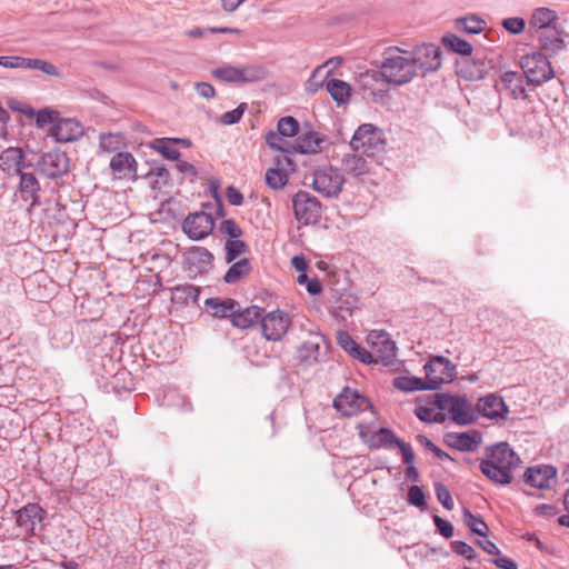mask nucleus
<instances>
[{"mask_svg": "<svg viewBox=\"0 0 569 569\" xmlns=\"http://www.w3.org/2000/svg\"><path fill=\"white\" fill-rule=\"evenodd\" d=\"M277 128L283 138H291L298 133L299 123L293 117H284L278 121Z\"/></svg>", "mask_w": 569, "mask_h": 569, "instance_id": "obj_44", "label": "nucleus"}, {"mask_svg": "<svg viewBox=\"0 0 569 569\" xmlns=\"http://www.w3.org/2000/svg\"><path fill=\"white\" fill-rule=\"evenodd\" d=\"M386 139L382 130L372 124L363 123L355 131L350 141V147L355 152L373 157L383 151Z\"/></svg>", "mask_w": 569, "mask_h": 569, "instance_id": "obj_3", "label": "nucleus"}, {"mask_svg": "<svg viewBox=\"0 0 569 569\" xmlns=\"http://www.w3.org/2000/svg\"><path fill=\"white\" fill-rule=\"evenodd\" d=\"M521 465L519 456L506 442H500L486 452L480 462V471L491 482L506 486L512 481L513 471Z\"/></svg>", "mask_w": 569, "mask_h": 569, "instance_id": "obj_1", "label": "nucleus"}, {"mask_svg": "<svg viewBox=\"0 0 569 569\" xmlns=\"http://www.w3.org/2000/svg\"><path fill=\"white\" fill-rule=\"evenodd\" d=\"M38 169L43 176L54 179L69 170V159L64 152L53 150L41 157Z\"/></svg>", "mask_w": 569, "mask_h": 569, "instance_id": "obj_18", "label": "nucleus"}, {"mask_svg": "<svg viewBox=\"0 0 569 569\" xmlns=\"http://www.w3.org/2000/svg\"><path fill=\"white\" fill-rule=\"evenodd\" d=\"M440 409L459 425H468L475 420L471 402L461 396L439 395Z\"/></svg>", "mask_w": 569, "mask_h": 569, "instance_id": "obj_6", "label": "nucleus"}, {"mask_svg": "<svg viewBox=\"0 0 569 569\" xmlns=\"http://www.w3.org/2000/svg\"><path fill=\"white\" fill-rule=\"evenodd\" d=\"M333 407L346 417L355 416L371 408V403L358 391L345 388L333 400Z\"/></svg>", "mask_w": 569, "mask_h": 569, "instance_id": "obj_11", "label": "nucleus"}, {"mask_svg": "<svg viewBox=\"0 0 569 569\" xmlns=\"http://www.w3.org/2000/svg\"><path fill=\"white\" fill-rule=\"evenodd\" d=\"M82 124L72 118L58 119L51 127L50 134L60 142L76 141L83 136Z\"/></svg>", "mask_w": 569, "mask_h": 569, "instance_id": "obj_21", "label": "nucleus"}, {"mask_svg": "<svg viewBox=\"0 0 569 569\" xmlns=\"http://www.w3.org/2000/svg\"><path fill=\"white\" fill-rule=\"evenodd\" d=\"M327 90L338 104L348 102L351 96L350 84L339 79L329 80Z\"/></svg>", "mask_w": 569, "mask_h": 569, "instance_id": "obj_32", "label": "nucleus"}, {"mask_svg": "<svg viewBox=\"0 0 569 569\" xmlns=\"http://www.w3.org/2000/svg\"><path fill=\"white\" fill-rule=\"evenodd\" d=\"M455 27L459 31H463L469 34L481 33L486 28V21L477 16H470L457 19Z\"/></svg>", "mask_w": 569, "mask_h": 569, "instance_id": "obj_35", "label": "nucleus"}, {"mask_svg": "<svg viewBox=\"0 0 569 569\" xmlns=\"http://www.w3.org/2000/svg\"><path fill=\"white\" fill-rule=\"evenodd\" d=\"M322 139L316 132H307L299 137L297 149L301 153H317L321 150Z\"/></svg>", "mask_w": 569, "mask_h": 569, "instance_id": "obj_36", "label": "nucleus"}, {"mask_svg": "<svg viewBox=\"0 0 569 569\" xmlns=\"http://www.w3.org/2000/svg\"><path fill=\"white\" fill-rule=\"evenodd\" d=\"M495 563L497 567L501 568V569H518V565L510 558L508 557H498L496 560H495Z\"/></svg>", "mask_w": 569, "mask_h": 569, "instance_id": "obj_64", "label": "nucleus"}, {"mask_svg": "<svg viewBox=\"0 0 569 569\" xmlns=\"http://www.w3.org/2000/svg\"><path fill=\"white\" fill-rule=\"evenodd\" d=\"M327 340L322 335L311 333L298 348V360L307 366L319 361L321 349H327Z\"/></svg>", "mask_w": 569, "mask_h": 569, "instance_id": "obj_19", "label": "nucleus"}, {"mask_svg": "<svg viewBox=\"0 0 569 569\" xmlns=\"http://www.w3.org/2000/svg\"><path fill=\"white\" fill-rule=\"evenodd\" d=\"M408 500L411 505L417 507L425 506V493L422 489L418 486H412L408 492Z\"/></svg>", "mask_w": 569, "mask_h": 569, "instance_id": "obj_58", "label": "nucleus"}, {"mask_svg": "<svg viewBox=\"0 0 569 569\" xmlns=\"http://www.w3.org/2000/svg\"><path fill=\"white\" fill-rule=\"evenodd\" d=\"M381 74L387 82L397 86L410 82L417 74L410 52L390 48L381 66Z\"/></svg>", "mask_w": 569, "mask_h": 569, "instance_id": "obj_2", "label": "nucleus"}, {"mask_svg": "<svg viewBox=\"0 0 569 569\" xmlns=\"http://www.w3.org/2000/svg\"><path fill=\"white\" fill-rule=\"evenodd\" d=\"M227 199L232 206H241L243 203L242 193L232 186L227 188Z\"/></svg>", "mask_w": 569, "mask_h": 569, "instance_id": "obj_60", "label": "nucleus"}, {"mask_svg": "<svg viewBox=\"0 0 569 569\" xmlns=\"http://www.w3.org/2000/svg\"><path fill=\"white\" fill-rule=\"evenodd\" d=\"M395 388L401 391H416V390H425L427 388V383L419 378H409V377H397L393 379Z\"/></svg>", "mask_w": 569, "mask_h": 569, "instance_id": "obj_41", "label": "nucleus"}, {"mask_svg": "<svg viewBox=\"0 0 569 569\" xmlns=\"http://www.w3.org/2000/svg\"><path fill=\"white\" fill-rule=\"evenodd\" d=\"M214 228V220L210 213L197 211L190 213L182 223L183 232L192 240L208 237Z\"/></svg>", "mask_w": 569, "mask_h": 569, "instance_id": "obj_13", "label": "nucleus"}, {"mask_svg": "<svg viewBox=\"0 0 569 569\" xmlns=\"http://www.w3.org/2000/svg\"><path fill=\"white\" fill-rule=\"evenodd\" d=\"M170 138L156 139L149 147L168 160H178L180 152L172 146Z\"/></svg>", "mask_w": 569, "mask_h": 569, "instance_id": "obj_38", "label": "nucleus"}, {"mask_svg": "<svg viewBox=\"0 0 569 569\" xmlns=\"http://www.w3.org/2000/svg\"><path fill=\"white\" fill-rule=\"evenodd\" d=\"M520 64L530 83L540 84L553 76L552 67L543 53L533 52L526 54L521 58Z\"/></svg>", "mask_w": 569, "mask_h": 569, "instance_id": "obj_9", "label": "nucleus"}, {"mask_svg": "<svg viewBox=\"0 0 569 569\" xmlns=\"http://www.w3.org/2000/svg\"><path fill=\"white\" fill-rule=\"evenodd\" d=\"M465 517H466V523L472 532H475L479 536H485V533L488 530V527L482 519L473 516L468 510L465 511Z\"/></svg>", "mask_w": 569, "mask_h": 569, "instance_id": "obj_47", "label": "nucleus"}, {"mask_svg": "<svg viewBox=\"0 0 569 569\" xmlns=\"http://www.w3.org/2000/svg\"><path fill=\"white\" fill-rule=\"evenodd\" d=\"M124 144L123 136L120 133H102L99 136V147L103 152L118 151Z\"/></svg>", "mask_w": 569, "mask_h": 569, "instance_id": "obj_39", "label": "nucleus"}, {"mask_svg": "<svg viewBox=\"0 0 569 569\" xmlns=\"http://www.w3.org/2000/svg\"><path fill=\"white\" fill-rule=\"evenodd\" d=\"M481 537L482 539L478 541V545L483 549V551H486L489 555H498V547L487 538V535L485 533V536Z\"/></svg>", "mask_w": 569, "mask_h": 569, "instance_id": "obj_62", "label": "nucleus"}, {"mask_svg": "<svg viewBox=\"0 0 569 569\" xmlns=\"http://www.w3.org/2000/svg\"><path fill=\"white\" fill-rule=\"evenodd\" d=\"M208 32L239 34L241 31L238 28H231V27H210L207 29L193 28V29L186 31V36L189 38L199 39V38H203Z\"/></svg>", "mask_w": 569, "mask_h": 569, "instance_id": "obj_42", "label": "nucleus"}, {"mask_svg": "<svg viewBox=\"0 0 569 569\" xmlns=\"http://www.w3.org/2000/svg\"><path fill=\"white\" fill-rule=\"evenodd\" d=\"M415 413L425 422H443L446 420V413L439 406V395L436 396V400L433 402L426 406H418Z\"/></svg>", "mask_w": 569, "mask_h": 569, "instance_id": "obj_30", "label": "nucleus"}, {"mask_svg": "<svg viewBox=\"0 0 569 569\" xmlns=\"http://www.w3.org/2000/svg\"><path fill=\"white\" fill-rule=\"evenodd\" d=\"M456 551L467 559H472L475 557L473 548L465 542H458L456 546Z\"/></svg>", "mask_w": 569, "mask_h": 569, "instance_id": "obj_63", "label": "nucleus"}, {"mask_svg": "<svg viewBox=\"0 0 569 569\" xmlns=\"http://www.w3.org/2000/svg\"><path fill=\"white\" fill-rule=\"evenodd\" d=\"M343 182V176L339 170L327 167L315 171L312 187L317 192L326 197H333L341 191Z\"/></svg>", "mask_w": 569, "mask_h": 569, "instance_id": "obj_10", "label": "nucleus"}, {"mask_svg": "<svg viewBox=\"0 0 569 569\" xmlns=\"http://www.w3.org/2000/svg\"><path fill=\"white\" fill-rule=\"evenodd\" d=\"M212 76L226 82L247 83L263 80L267 71L260 66H244L242 68L223 66L212 70Z\"/></svg>", "mask_w": 569, "mask_h": 569, "instance_id": "obj_7", "label": "nucleus"}, {"mask_svg": "<svg viewBox=\"0 0 569 569\" xmlns=\"http://www.w3.org/2000/svg\"><path fill=\"white\" fill-rule=\"evenodd\" d=\"M43 520V509L37 503H28L16 513L17 526L26 533L32 535L36 526Z\"/></svg>", "mask_w": 569, "mask_h": 569, "instance_id": "obj_23", "label": "nucleus"}, {"mask_svg": "<svg viewBox=\"0 0 569 569\" xmlns=\"http://www.w3.org/2000/svg\"><path fill=\"white\" fill-rule=\"evenodd\" d=\"M196 90L198 94L204 99L213 98L216 90L214 88L207 82H199L196 84Z\"/></svg>", "mask_w": 569, "mask_h": 569, "instance_id": "obj_61", "label": "nucleus"}, {"mask_svg": "<svg viewBox=\"0 0 569 569\" xmlns=\"http://www.w3.org/2000/svg\"><path fill=\"white\" fill-rule=\"evenodd\" d=\"M523 479L533 488L550 489L557 481V470L552 466L531 467L526 470Z\"/></svg>", "mask_w": 569, "mask_h": 569, "instance_id": "obj_20", "label": "nucleus"}, {"mask_svg": "<svg viewBox=\"0 0 569 569\" xmlns=\"http://www.w3.org/2000/svg\"><path fill=\"white\" fill-rule=\"evenodd\" d=\"M435 490H436L437 499L443 506V508H446L447 510H452L453 501H452L451 493H450L449 489L442 483H437L435 486Z\"/></svg>", "mask_w": 569, "mask_h": 569, "instance_id": "obj_51", "label": "nucleus"}, {"mask_svg": "<svg viewBox=\"0 0 569 569\" xmlns=\"http://www.w3.org/2000/svg\"><path fill=\"white\" fill-rule=\"evenodd\" d=\"M207 306L211 308L212 315L218 318L231 317L236 311L238 302L233 299L220 300L211 298L207 300Z\"/></svg>", "mask_w": 569, "mask_h": 569, "instance_id": "obj_33", "label": "nucleus"}, {"mask_svg": "<svg viewBox=\"0 0 569 569\" xmlns=\"http://www.w3.org/2000/svg\"><path fill=\"white\" fill-rule=\"evenodd\" d=\"M433 520H435V525L437 526L439 532L443 537H446V538L452 537V535H453V527H452V525L449 521H447V520H445V519H442V518H440L438 516H435Z\"/></svg>", "mask_w": 569, "mask_h": 569, "instance_id": "obj_59", "label": "nucleus"}, {"mask_svg": "<svg viewBox=\"0 0 569 569\" xmlns=\"http://www.w3.org/2000/svg\"><path fill=\"white\" fill-rule=\"evenodd\" d=\"M220 231L230 239L240 238L242 236V230L239 224L232 219H226L220 223Z\"/></svg>", "mask_w": 569, "mask_h": 569, "instance_id": "obj_52", "label": "nucleus"}, {"mask_svg": "<svg viewBox=\"0 0 569 569\" xmlns=\"http://www.w3.org/2000/svg\"><path fill=\"white\" fill-rule=\"evenodd\" d=\"M440 48L436 44L425 43L418 46L410 52L411 60L415 61V69L433 71L440 68Z\"/></svg>", "mask_w": 569, "mask_h": 569, "instance_id": "obj_17", "label": "nucleus"}, {"mask_svg": "<svg viewBox=\"0 0 569 569\" xmlns=\"http://www.w3.org/2000/svg\"><path fill=\"white\" fill-rule=\"evenodd\" d=\"M559 24V14L549 7L533 8L528 18L529 30L537 33L539 31L556 27Z\"/></svg>", "mask_w": 569, "mask_h": 569, "instance_id": "obj_22", "label": "nucleus"}, {"mask_svg": "<svg viewBox=\"0 0 569 569\" xmlns=\"http://www.w3.org/2000/svg\"><path fill=\"white\" fill-rule=\"evenodd\" d=\"M442 43L448 50L459 54L470 56L472 52V46L453 33L443 36Z\"/></svg>", "mask_w": 569, "mask_h": 569, "instance_id": "obj_37", "label": "nucleus"}, {"mask_svg": "<svg viewBox=\"0 0 569 569\" xmlns=\"http://www.w3.org/2000/svg\"><path fill=\"white\" fill-rule=\"evenodd\" d=\"M109 168L114 180L136 181L138 161L131 152L118 151L110 160Z\"/></svg>", "mask_w": 569, "mask_h": 569, "instance_id": "obj_12", "label": "nucleus"}, {"mask_svg": "<svg viewBox=\"0 0 569 569\" xmlns=\"http://www.w3.org/2000/svg\"><path fill=\"white\" fill-rule=\"evenodd\" d=\"M496 86L499 90L507 91L513 99L527 98L522 74L517 71H505Z\"/></svg>", "mask_w": 569, "mask_h": 569, "instance_id": "obj_24", "label": "nucleus"}, {"mask_svg": "<svg viewBox=\"0 0 569 569\" xmlns=\"http://www.w3.org/2000/svg\"><path fill=\"white\" fill-rule=\"evenodd\" d=\"M367 341L376 357V363L382 362L383 365H389L396 357V343L389 338L386 331H370Z\"/></svg>", "mask_w": 569, "mask_h": 569, "instance_id": "obj_15", "label": "nucleus"}, {"mask_svg": "<svg viewBox=\"0 0 569 569\" xmlns=\"http://www.w3.org/2000/svg\"><path fill=\"white\" fill-rule=\"evenodd\" d=\"M395 443L401 451L402 460L406 465H413L415 462V452L409 443L399 440L396 436L392 440L391 445Z\"/></svg>", "mask_w": 569, "mask_h": 569, "instance_id": "obj_53", "label": "nucleus"}, {"mask_svg": "<svg viewBox=\"0 0 569 569\" xmlns=\"http://www.w3.org/2000/svg\"><path fill=\"white\" fill-rule=\"evenodd\" d=\"M187 260L190 264H193L199 270H202L211 264L213 256L203 247H192L187 252Z\"/></svg>", "mask_w": 569, "mask_h": 569, "instance_id": "obj_34", "label": "nucleus"}, {"mask_svg": "<svg viewBox=\"0 0 569 569\" xmlns=\"http://www.w3.org/2000/svg\"><path fill=\"white\" fill-rule=\"evenodd\" d=\"M266 142L267 144L276 150L280 151H287L284 143H283V137L279 132L270 131L266 134Z\"/></svg>", "mask_w": 569, "mask_h": 569, "instance_id": "obj_56", "label": "nucleus"}, {"mask_svg": "<svg viewBox=\"0 0 569 569\" xmlns=\"http://www.w3.org/2000/svg\"><path fill=\"white\" fill-rule=\"evenodd\" d=\"M295 217L305 224L317 222L320 216L319 201L306 191H299L292 199Z\"/></svg>", "mask_w": 569, "mask_h": 569, "instance_id": "obj_14", "label": "nucleus"}, {"mask_svg": "<svg viewBox=\"0 0 569 569\" xmlns=\"http://www.w3.org/2000/svg\"><path fill=\"white\" fill-rule=\"evenodd\" d=\"M59 112L52 109H41L36 113V122L37 126L43 128L44 126L52 123V126L58 121Z\"/></svg>", "mask_w": 569, "mask_h": 569, "instance_id": "obj_46", "label": "nucleus"}, {"mask_svg": "<svg viewBox=\"0 0 569 569\" xmlns=\"http://www.w3.org/2000/svg\"><path fill=\"white\" fill-rule=\"evenodd\" d=\"M250 262L248 259H241L240 261L233 263L227 273L224 274V281L228 283H233L241 279L243 276L250 272Z\"/></svg>", "mask_w": 569, "mask_h": 569, "instance_id": "obj_40", "label": "nucleus"}, {"mask_svg": "<svg viewBox=\"0 0 569 569\" xmlns=\"http://www.w3.org/2000/svg\"><path fill=\"white\" fill-rule=\"evenodd\" d=\"M501 24L511 34H520L526 29V21L523 18L520 17H511L503 19Z\"/></svg>", "mask_w": 569, "mask_h": 569, "instance_id": "obj_49", "label": "nucleus"}, {"mask_svg": "<svg viewBox=\"0 0 569 569\" xmlns=\"http://www.w3.org/2000/svg\"><path fill=\"white\" fill-rule=\"evenodd\" d=\"M284 164L293 170V163L291 159L283 156L282 160H278V166L282 168H270L266 172V183L274 190L282 189L288 182V173L284 169Z\"/></svg>", "mask_w": 569, "mask_h": 569, "instance_id": "obj_27", "label": "nucleus"}, {"mask_svg": "<svg viewBox=\"0 0 569 569\" xmlns=\"http://www.w3.org/2000/svg\"><path fill=\"white\" fill-rule=\"evenodd\" d=\"M343 170L348 174L360 177L370 173V163L357 153H350L342 159Z\"/></svg>", "mask_w": 569, "mask_h": 569, "instance_id": "obj_31", "label": "nucleus"}, {"mask_svg": "<svg viewBox=\"0 0 569 569\" xmlns=\"http://www.w3.org/2000/svg\"><path fill=\"white\" fill-rule=\"evenodd\" d=\"M247 109V103H240L236 109L231 111H227L221 114L220 121L226 126L234 124L240 121L243 116L244 110Z\"/></svg>", "mask_w": 569, "mask_h": 569, "instance_id": "obj_48", "label": "nucleus"}, {"mask_svg": "<svg viewBox=\"0 0 569 569\" xmlns=\"http://www.w3.org/2000/svg\"><path fill=\"white\" fill-rule=\"evenodd\" d=\"M24 57L0 56V66L8 69H24Z\"/></svg>", "mask_w": 569, "mask_h": 569, "instance_id": "obj_54", "label": "nucleus"}, {"mask_svg": "<svg viewBox=\"0 0 569 569\" xmlns=\"http://www.w3.org/2000/svg\"><path fill=\"white\" fill-rule=\"evenodd\" d=\"M292 325L290 315L281 309H276L261 315V333L268 341H280L287 335Z\"/></svg>", "mask_w": 569, "mask_h": 569, "instance_id": "obj_5", "label": "nucleus"}, {"mask_svg": "<svg viewBox=\"0 0 569 569\" xmlns=\"http://www.w3.org/2000/svg\"><path fill=\"white\" fill-rule=\"evenodd\" d=\"M478 410L490 419H505L509 412L503 399L496 395H487L479 399Z\"/></svg>", "mask_w": 569, "mask_h": 569, "instance_id": "obj_25", "label": "nucleus"}, {"mask_svg": "<svg viewBox=\"0 0 569 569\" xmlns=\"http://www.w3.org/2000/svg\"><path fill=\"white\" fill-rule=\"evenodd\" d=\"M247 249L246 243L240 238L229 239L226 242L227 261L231 262Z\"/></svg>", "mask_w": 569, "mask_h": 569, "instance_id": "obj_45", "label": "nucleus"}, {"mask_svg": "<svg viewBox=\"0 0 569 569\" xmlns=\"http://www.w3.org/2000/svg\"><path fill=\"white\" fill-rule=\"evenodd\" d=\"M366 411H368V416L357 426L362 441L368 446L376 448L391 445L395 439L393 432L387 428H380L378 426V418L372 407Z\"/></svg>", "mask_w": 569, "mask_h": 569, "instance_id": "obj_4", "label": "nucleus"}, {"mask_svg": "<svg viewBox=\"0 0 569 569\" xmlns=\"http://www.w3.org/2000/svg\"><path fill=\"white\" fill-rule=\"evenodd\" d=\"M262 309L258 306L248 307L241 311H234L231 323L240 329L252 327L258 320L260 321Z\"/></svg>", "mask_w": 569, "mask_h": 569, "instance_id": "obj_28", "label": "nucleus"}, {"mask_svg": "<svg viewBox=\"0 0 569 569\" xmlns=\"http://www.w3.org/2000/svg\"><path fill=\"white\" fill-rule=\"evenodd\" d=\"M425 372L427 388L435 390L455 379L456 366L445 357H433L425 365Z\"/></svg>", "mask_w": 569, "mask_h": 569, "instance_id": "obj_8", "label": "nucleus"}, {"mask_svg": "<svg viewBox=\"0 0 569 569\" xmlns=\"http://www.w3.org/2000/svg\"><path fill=\"white\" fill-rule=\"evenodd\" d=\"M24 69H37L52 77H59V71L54 64L41 59L26 58Z\"/></svg>", "mask_w": 569, "mask_h": 569, "instance_id": "obj_43", "label": "nucleus"}, {"mask_svg": "<svg viewBox=\"0 0 569 569\" xmlns=\"http://www.w3.org/2000/svg\"><path fill=\"white\" fill-rule=\"evenodd\" d=\"M540 50L547 56L559 54L567 46L568 32L559 24L537 32Z\"/></svg>", "mask_w": 569, "mask_h": 569, "instance_id": "obj_16", "label": "nucleus"}, {"mask_svg": "<svg viewBox=\"0 0 569 569\" xmlns=\"http://www.w3.org/2000/svg\"><path fill=\"white\" fill-rule=\"evenodd\" d=\"M23 151L20 148L10 147L0 154V169L9 174H19L22 169Z\"/></svg>", "mask_w": 569, "mask_h": 569, "instance_id": "obj_26", "label": "nucleus"}, {"mask_svg": "<svg viewBox=\"0 0 569 569\" xmlns=\"http://www.w3.org/2000/svg\"><path fill=\"white\" fill-rule=\"evenodd\" d=\"M336 338L338 345L348 353H350L358 345L348 332L342 330L337 331Z\"/></svg>", "mask_w": 569, "mask_h": 569, "instance_id": "obj_55", "label": "nucleus"}, {"mask_svg": "<svg viewBox=\"0 0 569 569\" xmlns=\"http://www.w3.org/2000/svg\"><path fill=\"white\" fill-rule=\"evenodd\" d=\"M20 174V184L19 190L21 193V198L24 201H30L31 204H36L38 202V192L40 190V184L36 177L32 173L22 172Z\"/></svg>", "mask_w": 569, "mask_h": 569, "instance_id": "obj_29", "label": "nucleus"}, {"mask_svg": "<svg viewBox=\"0 0 569 569\" xmlns=\"http://www.w3.org/2000/svg\"><path fill=\"white\" fill-rule=\"evenodd\" d=\"M453 447L461 451H469L475 449L476 441L475 438L468 433H458L453 436Z\"/></svg>", "mask_w": 569, "mask_h": 569, "instance_id": "obj_50", "label": "nucleus"}, {"mask_svg": "<svg viewBox=\"0 0 569 569\" xmlns=\"http://www.w3.org/2000/svg\"><path fill=\"white\" fill-rule=\"evenodd\" d=\"M350 355L363 363L376 362V357L372 353V351H368L365 348L360 347L359 345L356 346V348L350 352Z\"/></svg>", "mask_w": 569, "mask_h": 569, "instance_id": "obj_57", "label": "nucleus"}]
</instances>
